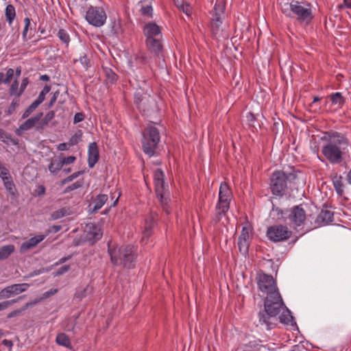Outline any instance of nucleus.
Returning <instances> with one entry per match:
<instances>
[{
  "label": "nucleus",
  "mask_w": 351,
  "mask_h": 351,
  "mask_svg": "<svg viewBox=\"0 0 351 351\" xmlns=\"http://www.w3.org/2000/svg\"><path fill=\"white\" fill-rule=\"evenodd\" d=\"M25 297V295H22L16 299L5 300L0 302V311L8 308L10 306L18 302L19 300L23 299Z\"/></svg>",
  "instance_id": "38"
},
{
  "label": "nucleus",
  "mask_w": 351,
  "mask_h": 351,
  "mask_svg": "<svg viewBox=\"0 0 351 351\" xmlns=\"http://www.w3.org/2000/svg\"><path fill=\"white\" fill-rule=\"evenodd\" d=\"M29 287V285L28 283L13 284L7 286L0 291V300L20 294L27 291Z\"/></svg>",
  "instance_id": "14"
},
{
  "label": "nucleus",
  "mask_w": 351,
  "mask_h": 351,
  "mask_svg": "<svg viewBox=\"0 0 351 351\" xmlns=\"http://www.w3.org/2000/svg\"><path fill=\"white\" fill-rule=\"evenodd\" d=\"M45 187L43 185H38L36 189L35 190V193L38 196H42L45 194Z\"/></svg>",
  "instance_id": "60"
},
{
  "label": "nucleus",
  "mask_w": 351,
  "mask_h": 351,
  "mask_svg": "<svg viewBox=\"0 0 351 351\" xmlns=\"http://www.w3.org/2000/svg\"><path fill=\"white\" fill-rule=\"evenodd\" d=\"M179 8L185 13L187 16L191 14V8L189 4H182Z\"/></svg>",
  "instance_id": "59"
},
{
  "label": "nucleus",
  "mask_w": 351,
  "mask_h": 351,
  "mask_svg": "<svg viewBox=\"0 0 351 351\" xmlns=\"http://www.w3.org/2000/svg\"><path fill=\"white\" fill-rule=\"evenodd\" d=\"M140 13L141 14V15L143 16H148V17H152V12H153V9H152V7L151 5H142V7L141 8L140 10H139Z\"/></svg>",
  "instance_id": "43"
},
{
  "label": "nucleus",
  "mask_w": 351,
  "mask_h": 351,
  "mask_svg": "<svg viewBox=\"0 0 351 351\" xmlns=\"http://www.w3.org/2000/svg\"><path fill=\"white\" fill-rule=\"evenodd\" d=\"M15 248L13 245H7L0 248V260L8 258L14 251Z\"/></svg>",
  "instance_id": "33"
},
{
  "label": "nucleus",
  "mask_w": 351,
  "mask_h": 351,
  "mask_svg": "<svg viewBox=\"0 0 351 351\" xmlns=\"http://www.w3.org/2000/svg\"><path fill=\"white\" fill-rule=\"evenodd\" d=\"M339 8L343 9L344 8H351V0H343L342 4L338 5Z\"/></svg>",
  "instance_id": "64"
},
{
  "label": "nucleus",
  "mask_w": 351,
  "mask_h": 351,
  "mask_svg": "<svg viewBox=\"0 0 351 351\" xmlns=\"http://www.w3.org/2000/svg\"><path fill=\"white\" fill-rule=\"evenodd\" d=\"M332 104L337 106L339 108H342L346 102L345 98L341 93L337 92L328 96Z\"/></svg>",
  "instance_id": "30"
},
{
  "label": "nucleus",
  "mask_w": 351,
  "mask_h": 351,
  "mask_svg": "<svg viewBox=\"0 0 351 351\" xmlns=\"http://www.w3.org/2000/svg\"><path fill=\"white\" fill-rule=\"evenodd\" d=\"M160 141V135L158 129L154 126L149 125L144 129L142 133V149L149 158L158 154Z\"/></svg>",
  "instance_id": "6"
},
{
  "label": "nucleus",
  "mask_w": 351,
  "mask_h": 351,
  "mask_svg": "<svg viewBox=\"0 0 351 351\" xmlns=\"http://www.w3.org/2000/svg\"><path fill=\"white\" fill-rule=\"evenodd\" d=\"M103 71L106 77V80L108 83L114 84L117 80V75L112 71V69L108 67H103Z\"/></svg>",
  "instance_id": "31"
},
{
  "label": "nucleus",
  "mask_w": 351,
  "mask_h": 351,
  "mask_svg": "<svg viewBox=\"0 0 351 351\" xmlns=\"http://www.w3.org/2000/svg\"><path fill=\"white\" fill-rule=\"evenodd\" d=\"M29 83V80L28 77H25L23 79L19 90L18 97H20L22 95Z\"/></svg>",
  "instance_id": "47"
},
{
  "label": "nucleus",
  "mask_w": 351,
  "mask_h": 351,
  "mask_svg": "<svg viewBox=\"0 0 351 351\" xmlns=\"http://www.w3.org/2000/svg\"><path fill=\"white\" fill-rule=\"evenodd\" d=\"M5 14L6 20L11 25L16 17V10L14 5L9 4L5 8Z\"/></svg>",
  "instance_id": "34"
},
{
  "label": "nucleus",
  "mask_w": 351,
  "mask_h": 351,
  "mask_svg": "<svg viewBox=\"0 0 351 351\" xmlns=\"http://www.w3.org/2000/svg\"><path fill=\"white\" fill-rule=\"evenodd\" d=\"M86 232L87 239L93 242L99 240L102 236L100 228L94 223L87 224Z\"/></svg>",
  "instance_id": "21"
},
{
  "label": "nucleus",
  "mask_w": 351,
  "mask_h": 351,
  "mask_svg": "<svg viewBox=\"0 0 351 351\" xmlns=\"http://www.w3.org/2000/svg\"><path fill=\"white\" fill-rule=\"evenodd\" d=\"M108 254L114 265H121L126 269L135 267L137 257L136 248L131 245L110 246L108 244Z\"/></svg>",
  "instance_id": "4"
},
{
  "label": "nucleus",
  "mask_w": 351,
  "mask_h": 351,
  "mask_svg": "<svg viewBox=\"0 0 351 351\" xmlns=\"http://www.w3.org/2000/svg\"><path fill=\"white\" fill-rule=\"evenodd\" d=\"M334 219V213L329 210H322L315 219L317 227L328 225Z\"/></svg>",
  "instance_id": "20"
},
{
  "label": "nucleus",
  "mask_w": 351,
  "mask_h": 351,
  "mask_svg": "<svg viewBox=\"0 0 351 351\" xmlns=\"http://www.w3.org/2000/svg\"><path fill=\"white\" fill-rule=\"evenodd\" d=\"M99 159V152L97 143H90L88 150V163L90 168H93Z\"/></svg>",
  "instance_id": "19"
},
{
  "label": "nucleus",
  "mask_w": 351,
  "mask_h": 351,
  "mask_svg": "<svg viewBox=\"0 0 351 351\" xmlns=\"http://www.w3.org/2000/svg\"><path fill=\"white\" fill-rule=\"evenodd\" d=\"M14 73V71L13 69L10 68V69H7L5 77L4 79V84H8L11 82V80L13 77Z\"/></svg>",
  "instance_id": "52"
},
{
  "label": "nucleus",
  "mask_w": 351,
  "mask_h": 351,
  "mask_svg": "<svg viewBox=\"0 0 351 351\" xmlns=\"http://www.w3.org/2000/svg\"><path fill=\"white\" fill-rule=\"evenodd\" d=\"M246 118L250 125L253 128H255V125L254 124V121L256 120L255 115L252 112H250L247 113Z\"/></svg>",
  "instance_id": "56"
},
{
  "label": "nucleus",
  "mask_w": 351,
  "mask_h": 351,
  "mask_svg": "<svg viewBox=\"0 0 351 351\" xmlns=\"http://www.w3.org/2000/svg\"><path fill=\"white\" fill-rule=\"evenodd\" d=\"M86 19L90 25L101 27L106 22V14L103 8L90 6L86 12Z\"/></svg>",
  "instance_id": "10"
},
{
  "label": "nucleus",
  "mask_w": 351,
  "mask_h": 351,
  "mask_svg": "<svg viewBox=\"0 0 351 351\" xmlns=\"http://www.w3.org/2000/svg\"><path fill=\"white\" fill-rule=\"evenodd\" d=\"M321 139L326 141L322 149L324 156L331 164L341 163L343 160V155L348 152L347 147L349 141L346 136L340 132L331 130L324 132V135Z\"/></svg>",
  "instance_id": "1"
},
{
  "label": "nucleus",
  "mask_w": 351,
  "mask_h": 351,
  "mask_svg": "<svg viewBox=\"0 0 351 351\" xmlns=\"http://www.w3.org/2000/svg\"><path fill=\"white\" fill-rule=\"evenodd\" d=\"M87 287L80 289L76 291L74 295V298L78 300H82L86 296Z\"/></svg>",
  "instance_id": "46"
},
{
  "label": "nucleus",
  "mask_w": 351,
  "mask_h": 351,
  "mask_svg": "<svg viewBox=\"0 0 351 351\" xmlns=\"http://www.w3.org/2000/svg\"><path fill=\"white\" fill-rule=\"evenodd\" d=\"M71 211L69 207L61 208L58 210L53 211L51 214V220H57L64 217L71 215Z\"/></svg>",
  "instance_id": "29"
},
{
  "label": "nucleus",
  "mask_w": 351,
  "mask_h": 351,
  "mask_svg": "<svg viewBox=\"0 0 351 351\" xmlns=\"http://www.w3.org/2000/svg\"><path fill=\"white\" fill-rule=\"evenodd\" d=\"M156 195L160 201L162 210L165 212L167 215H169L171 213V209L169 206V199L164 196V193L157 194Z\"/></svg>",
  "instance_id": "32"
},
{
  "label": "nucleus",
  "mask_w": 351,
  "mask_h": 351,
  "mask_svg": "<svg viewBox=\"0 0 351 351\" xmlns=\"http://www.w3.org/2000/svg\"><path fill=\"white\" fill-rule=\"evenodd\" d=\"M57 36L66 47L69 46L71 38L69 33L64 29H60L58 32Z\"/></svg>",
  "instance_id": "36"
},
{
  "label": "nucleus",
  "mask_w": 351,
  "mask_h": 351,
  "mask_svg": "<svg viewBox=\"0 0 351 351\" xmlns=\"http://www.w3.org/2000/svg\"><path fill=\"white\" fill-rule=\"evenodd\" d=\"M282 314L278 317V321H279L280 323L284 324L285 325H293L294 320L293 317L291 315V311L288 309V308L286 306V308H284L282 309Z\"/></svg>",
  "instance_id": "26"
},
{
  "label": "nucleus",
  "mask_w": 351,
  "mask_h": 351,
  "mask_svg": "<svg viewBox=\"0 0 351 351\" xmlns=\"http://www.w3.org/2000/svg\"><path fill=\"white\" fill-rule=\"evenodd\" d=\"M306 218V211L301 204L287 209V220H289L290 225L300 226L304 223Z\"/></svg>",
  "instance_id": "11"
},
{
  "label": "nucleus",
  "mask_w": 351,
  "mask_h": 351,
  "mask_svg": "<svg viewBox=\"0 0 351 351\" xmlns=\"http://www.w3.org/2000/svg\"><path fill=\"white\" fill-rule=\"evenodd\" d=\"M286 308L279 290L267 295L264 300V310L258 313L259 322L265 325L267 330L275 328L277 325L278 315Z\"/></svg>",
  "instance_id": "3"
},
{
  "label": "nucleus",
  "mask_w": 351,
  "mask_h": 351,
  "mask_svg": "<svg viewBox=\"0 0 351 351\" xmlns=\"http://www.w3.org/2000/svg\"><path fill=\"white\" fill-rule=\"evenodd\" d=\"M145 43L148 50L154 55L159 56L163 50V45L161 42V38L149 39L145 40Z\"/></svg>",
  "instance_id": "22"
},
{
  "label": "nucleus",
  "mask_w": 351,
  "mask_h": 351,
  "mask_svg": "<svg viewBox=\"0 0 351 351\" xmlns=\"http://www.w3.org/2000/svg\"><path fill=\"white\" fill-rule=\"evenodd\" d=\"M10 136V134H8L2 129H0V139H1L3 142L7 143V141L8 140V137Z\"/></svg>",
  "instance_id": "61"
},
{
  "label": "nucleus",
  "mask_w": 351,
  "mask_h": 351,
  "mask_svg": "<svg viewBox=\"0 0 351 351\" xmlns=\"http://www.w3.org/2000/svg\"><path fill=\"white\" fill-rule=\"evenodd\" d=\"M3 184L5 189L8 191H12L14 186V184L12 180V177L3 178Z\"/></svg>",
  "instance_id": "50"
},
{
  "label": "nucleus",
  "mask_w": 351,
  "mask_h": 351,
  "mask_svg": "<svg viewBox=\"0 0 351 351\" xmlns=\"http://www.w3.org/2000/svg\"><path fill=\"white\" fill-rule=\"evenodd\" d=\"M63 167L60 160L58 162H51L49 165V170L51 173L57 174Z\"/></svg>",
  "instance_id": "42"
},
{
  "label": "nucleus",
  "mask_w": 351,
  "mask_h": 351,
  "mask_svg": "<svg viewBox=\"0 0 351 351\" xmlns=\"http://www.w3.org/2000/svg\"><path fill=\"white\" fill-rule=\"evenodd\" d=\"M232 193L230 186L226 182H221L219 191V199L215 206V215L212 219L215 224L219 223L229 210Z\"/></svg>",
  "instance_id": "7"
},
{
  "label": "nucleus",
  "mask_w": 351,
  "mask_h": 351,
  "mask_svg": "<svg viewBox=\"0 0 351 351\" xmlns=\"http://www.w3.org/2000/svg\"><path fill=\"white\" fill-rule=\"evenodd\" d=\"M36 125L34 120L31 118L27 119L15 131L17 136H21L23 131L29 130Z\"/></svg>",
  "instance_id": "28"
},
{
  "label": "nucleus",
  "mask_w": 351,
  "mask_h": 351,
  "mask_svg": "<svg viewBox=\"0 0 351 351\" xmlns=\"http://www.w3.org/2000/svg\"><path fill=\"white\" fill-rule=\"evenodd\" d=\"M20 105V99L19 97H16L14 99H13L12 101L11 102L10 106L8 107L7 111H6V113L8 115H11L12 114L16 108H18Z\"/></svg>",
  "instance_id": "39"
},
{
  "label": "nucleus",
  "mask_w": 351,
  "mask_h": 351,
  "mask_svg": "<svg viewBox=\"0 0 351 351\" xmlns=\"http://www.w3.org/2000/svg\"><path fill=\"white\" fill-rule=\"evenodd\" d=\"M19 90V82L17 79H15L10 85L9 95L10 96L14 95L18 97Z\"/></svg>",
  "instance_id": "41"
},
{
  "label": "nucleus",
  "mask_w": 351,
  "mask_h": 351,
  "mask_svg": "<svg viewBox=\"0 0 351 351\" xmlns=\"http://www.w3.org/2000/svg\"><path fill=\"white\" fill-rule=\"evenodd\" d=\"M76 160V157L73 156H70L67 157H64L60 160L62 165L64 166L65 165H70L73 163Z\"/></svg>",
  "instance_id": "51"
},
{
  "label": "nucleus",
  "mask_w": 351,
  "mask_h": 351,
  "mask_svg": "<svg viewBox=\"0 0 351 351\" xmlns=\"http://www.w3.org/2000/svg\"><path fill=\"white\" fill-rule=\"evenodd\" d=\"M256 279L258 289L267 295L278 290L276 282L271 275L260 271L256 274Z\"/></svg>",
  "instance_id": "9"
},
{
  "label": "nucleus",
  "mask_w": 351,
  "mask_h": 351,
  "mask_svg": "<svg viewBox=\"0 0 351 351\" xmlns=\"http://www.w3.org/2000/svg\"><path fill=\"white\" fill-rule=\"evenodd\" d=\"M108 199V196L106 194H99L95 197L92 198V202L88 205L90 213H95L106 204Z\"/></svg>",
  "instance_id": "18"
},
{
  "label": "nucleus",
  "mask_w": 351,
  "mask_h": 351,
  "mask_svg": "<svg viewBox=\"0 0 351 351\" xmlns=\"http://www.w3.org/2000/svg\"><path fill=\"white\" fill-rule=\"evenodd\" d=\"M54 117H55V111L51 110V111H49L46 114L44 119H45V121L50 122Z\"/></svg>",
  "instance_id": "63"
},
{
  "label": "nucleus",
  "mask_w": 351,
  "mask_h": 351,
  "mask_svg": "<svg viewBox=\"0 0 351 351\" xmlns=\"http://www.w3.org/2000/svg\"><path fill=\"white\" fill-rule=\"evenodd\" d=\"M332 181L334 186V188L339 196H343V177L337 173H335L332 177Z\"/></svg>",
  "instance_id": "25"
},
{
  "label": "nucleus",
  "mask_w": 351,
  "mask_h": 351,
  "mask_svg": "<svg viewBox=\"0 0 351 351\" xmlns=\"http://www.w3.org/2000/svg\"><path fill=\"white\" fill-rule=\"evenodd\" d=\"M77 317H75L74 319H73L72 317H69L68 319H66V320H69L68 322H71V324H68L67 325L65 326V329L67 330H73V328H74V326L75 325V320H77Z\"/></svg>",
  "instance_id": "57"
},
{
  "label": "nucleus",
  "mask_w": 351,
  "mask_h": 351,
  "mask_svg": "<svg viewBox=\"0 0 351 351\" xmlns=\"http://www.w3.org/2000/svg\"><path fill=\"white\" fill-rule=\"evenodd\" d=\"M83 182L82 181H77L72 184L68 186L64 191V193H69L70 191H72L73 190L77 189L82 186Z\"/></svg>",
  "instance_id": "45"
},
{
  "label": "nucleus",
  "mask_w": 351,
  "mask_h": 351,
  "mask_svg": "<svg viewBox=\"0 0 351 351\" xmlns=\"http://www.w3.org/2000/svg\"><path fill=\"white\" fill-rule=\"evenodd\" d=\"M79 60L86 70L90 66V61L86 53L81 56Z\"/></svg>",
  "instance_id": "48"
},
{
  "label": "nucleus",
  "mask_w": 351,
  "mask_h": 351,
  "mask_svg": "<svg viewBox=\"0 0 351 351\" xmlns=\"http://www.w3.org/2000/svg\"><path fill=\"white\" fill-rule=\"evenodd\" d=\"M292 235V232L286 226L274 225L267 230V237L274 242H280L288 240Z\"/></svg>",
  "instance_id": "8"
},
{
  "label": "nucleus",
  "mask_w": 351,
  "mask_h": 351,
  "mask_svg": "<svg viewBox=\"0 0 351 351\" xmlns=\"http://www.w3.org/2000/svg\"><path fill=\"white\" fill-rule=\"evenodd\" d=\"M111 32L116 35H118L122 32L121 23L119 21L113 22Z\"/></svg>",
  "instance_id": "49"
},
{
  "label": "nucleus",
  "mask_w": 351,
  "mask_h": 351,
  "mask_svg": "<svg viewBox=\"0 0 351 351\" xmlns=\"http://www.w3.org/2000/svg\"><path fill=\"white\" fill-rule=\"evenodd\" d=\"M250 242V229L246 226L243 227L238 239V246L239 251L244 254L247 253L248 252Z\"/></svg>",
  "instance_id": "16"
},
{
  "label": "nucleus",
  "mask_w": 351,
  "mask_h": 351,
  "mask_svg": "<svg viewBox=\"0 0 351 351\" xmlns=\"http://www.w3.org/2000/svg\"><path fill=\"white\" fill-rule=\"evenodd\" d=\"M143 33L146 40L149 39L162 38L161 29L155 23H148L143 27Z\"/></svg>",
  "instance_id": "17"
},
{
  "label": "nucleus",
  "mask_w": 351,
  "mask_h": 351,
  "mask_svg": "<svg viewBox=\"0 0 351 351\" xmlns=\"http://www.w3.org/2000/svg\"><path fill=\"white\" fill-rule=\"evenodd\" d=\"M300 174L301 171L293 167H291L289 171H274L269 178V183L271 194L279 197L285 195L289 189L298 182Z\"/></svg>",
  "instance_id": "2"
},
{
  "label": "nucleus",
  "mask_w": 351,
  "mask_h": 351,
  "mask_svg": "<svg viewBox=\"0 0 351 351\" xmlns=\"http://www.w3.org/2000/svg\"><path fill=\"white\" fill-rule=\"evenodd\" d=\"M24 23H25V27H24V29L23 31L22 36H23V40H26L27 33L29 27L30 25L31 21L28 17H27L24 19Z\"/></svg>",
  "instance_id": "53"
},
{
  "label": "nucleus",
  "mask_w": 351,
  "mask_h": 351,
  "mask_svg": "<svg viewBox=\"0 0 351 351\" xmlns=\"http://www.w3.org/2000/svg\"><path fill=\"white\" fill-rule=\"evenodd\" d=\"M223 12L224 6L219 3H215L211 19V32L214 36L217 34L219 27L222 23L221 16L223 14Z\"/></svg>",
  "instance_id": "15"
},
{
  "label": "nucleus",
  "mask_w": 351,
  "mask_h": 351,
  "mask_svg": "<svg viewBox=\"0 0 351 351\" xmlns=\"http://www.w3.org/2000/svg\"><path fill=\"white\" fill-rule=\"evenodd\" d=\"M84 119H85V115L83 112H77L74 116L73 123L75 124L79 122L84 121Z\"/></svg>",
  "instance_id": "58"
},
{
  "label": "nucleus",
  "mask_w": 351,
  "mask_h": 351,
  "mask_svg": "<svg viewBox=\"0 0 351 351\" xmlns=\"http://www.w3.org/2000/svg\"><path fill=\"white\" fill-rule=\"evenodd\" d=\"M136 60L139 64H145L147 61V58L146 56L141 54L136 56Z\"/></svg>",
  "instance_id": "62"
},
{
  "label": "nucleus",
  "mask_w": 351,
  "mask_h": 351,
  "mask_svg": "<svg viewBox=\"0 0 351 351\" xmlns=\"http://www.w3.org/2000/svg\"><path fill=\"white\" fill-rule=\"evenodd\" d=\"M39 105L40 104H38L36 101H34L23 112L22 119L27 118L38 108Z\"/></svg>",
  "instance_id": "40"
},
{
  "label": "nucleus",
  "mask_w": 351,
  "mask_h": 351,
  "mask_svg": "<svg viewBox=\"0 0 351 351\" xmlns=\"http://www.w3.org/2000/svg\"><path fill=\"white\" fill-rule=\"evenodd\" d=\"M158 215L156 212L151 210L145 218V223L143 230V237L141 241L147 243L149 237L153 234V230L157 225Z\"/></svg>",
  "instance_id": "12"
},
{
  "label": "nucleus",
  "mask_w": 351,
  "mask_h": 351,
  "mask_svg": "<svg viewBox=\"0 0 351 351\" xmlns=\"http://www.w3.org/2000/svg\"><path fill=\"white\" fill-rule=\"evenodd\" d=\"M56 343L64 347H66L70 350L73 349V346L71 343V340L67 335L63 332L58 333L56 339Z\"/></svg>",
  "instance_id": "27"
},
{
  "label": "nucleus",
  "mask_w": 351,
  "mask_h": 351,
  "mask_svg": "<svg viewBox=\"0 0 351 351\" xmlns=\"http://www.w3.org/2000/svg\"><path fill=\"white\" fill-rule=\"evenodd\" d=\"M45 238V235L40 234L34 237L29 240L23 242L20 247V251L21 252H25L27 250L32 249L36 247L39 243L43 241Z\"/></svg>",
  "instance_id": "23"
},
{
  "label": "nucleus",
  "mask_w": 351,
  "mask_h": 351,
  "mask_svg": "<svg viewBox=\"0 0 351 351\" xmlns=\"http://www.w3.org/2000/svg\"><path fill=\"white\" fill-rule=\"evenodd\" d=\"M41 301V299H36L29 302H27L25 305H23L21 308L16 309L14 311H11L7 315V318L11 319L12 317L20 315L23 311L27 310V308L36 305L38 302Z\"/></svg>",
  "instance_id": "24"
},
{
  "label": "nucleus",
  "mask_w": 351,
  "mask_h": 351,
  "mask_svg": "<svg viewBox=\"0 0 351 351\" xmlns=\"http://www.w3.org/2000/svg\"><path fill=\"white\" fill-rule=\"evenodd\" d=\"M154 184H155V191H156V195L164 193V190H165V186H164L165 181H164V180H160V181L159 180H156V181H154Z\"/></svg>",
  "instance_id": "44"
},
{
  "label": "nucleus",
  "mask_w": 351,
  "mask_h": 351,
  "mask_svg": "<svg viewBox=\"0 0 351 351\" xmlns=\"http://www.w3.org/2000/svg\"><path fill=\"white\" fill-rule=\"evenodd\" d=\"M70 269L69 265H64L59 268L55 273L54 276H58L60 275L64 274V273L67 272Z\"/></svg>",
  "instance_id": "55"
},
{
  "label": "nucleus",
  "mask_w": 351,
  "mask_h": 351,
  "mask_svg": "<svg viewBox=\"0 0 351 351\" xmlns=\"http://www.w3.org/2000/svg\"><path fill=\"white\" fill-rule=\"evenodd\" d=\"M134 103L143 112H148L152 110L155 105L154 97L145 93L137 92L134 94Z\"/></svg>",
  "instance_id": "13"
},
{
  "label": "nucleus",
  "mask_w": 351,
  "mask_h": 351,
  "mask_svg": "<svg viewBox=\"0 0 351 351\" xmlns=\"http://www.w3.org/2000/svg\"><path fill=\"white\" fill-rule=\"evenodd\" d=\"M271 213L276 214L278 220L282 219L284 221H287V209L282 210L278 207H276L274 204L272 206Z\"/></svg>",
  "instance_id": "35"
},
{
  "label": "nucleus",
  "mask_w": 351,
  "mask_h": 351,
  "mask_svg": "<svg viewBox=\"0 0 351 351\" xmlns=\"http://www.w3.org/2000/svg\"><path fill=\"white\" fill-rule=\"evenodd\" d=\"M164 178H165V174H164L163 171H162V169H158L154 171V181L162 180H164Z\"/></svg>",
  "instance_id": "54"
},
{
  "label": "nucleus",
  "mask_w": 351,
  "mask_h": 351,
  "mask_svg": "<svg viewBox=\"0 0 351 351\" xmlns=\"http://www.w3.org/2000/svg\"><path fill=\"white\" fill-rule=\"evenodd\" d=\"M83 132L81 130H78L69 139L68 144L69 146H73L78 144L81 140Z\"/></svg>",
  "instance_id": "37"
},
{
  "label": "nucleus",
  "mask_w": 351,
  "mask_h": 351,
  "mask_svg": "<svg viewBox=\"0 0 351 351\" xmlns=\"http://www.w3.org/2000/svg\"><path fill=\"white\" fill-rule=\"evenodd\" d=\"M304 7L298 1L293 0L289 3H285L281 7L282 12L287 17L294 19L302 27H307L313 21L314 15L311 5Z\"/></svg>",
  "instance_id": "5"
}]
</instances>
